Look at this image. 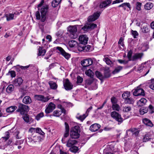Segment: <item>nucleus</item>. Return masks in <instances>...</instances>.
Returning <instances> with one entry per match:
<instances>
[{
  "mask_svg": "<svg viewBox=\"0 0 154 154\" xmlns=\"http://www.w3.org/2000/svg\"><path fill=\"white\" fill-rule=\"evenodd\" d=\"M41 138V137L39 136H33L32 139V142L35 143L36 142L40 141Z\"/></svg>",
  "mask_w": 154,
  "mask_h": 154,
  "instance_id": "40",
  "label": "nucleus"
},
{
  "mask_svg": "<svg viewBox=\"0 0 154 154\" xmlns=\"http://www.w3.org/2000/svg\"><path fill=\"white\" fill-rule=\"evenodd\" d=\"M5 136L4 137H2V138L5 139V141L7 140L10 137V133L8 131H7L5 133Z\"/></svg>",
  "mask_w": 154,
  "mask_h": 154,
  "instance_id": "55",
  "label": "nucleus"
},
{
  "mask_svg": "<svg viewBox=\"0 0 154 154\" xmlns=\"http://www.w3.org/2000/svg\"><path fill=\"white\" fill-rule=\"evenodd\" d=\"M142 5V3L140 2H137L136 3V9L138 11H140L141 10V6Z\"/></svg>",
  "mask_w": 154,
  "mask_h": 154,
  "instance_id": "59",
  "label": "nucleus"
},
{
  "mask_svg": "<svg viewBox=\"0 0 154 154\" xmlns=\"http://www.w3.org/2000/svg\"><path fill=\"white\" fill-rule=\"evenodd\" d=\"M79 127L78 126H75L72 128L70 132V136L71 138L77 139L80 136Z\"/></svg>",
  "mask_w": 154,
  "mask_h": 154,
  "instance_id": "2",
  "label": "nucleus"
},
{
  "mask_svg": "<svg viewBox=\"0 0 154 154\" xmlns=\"http://www.w3.org/2000/svg\"><path fill=\"white\" fill-rule=\"evenodd\" d=\"M103 60L108 65H110L112 63L111 61L108 57H106L104 58Z\"/></svg>",
  "mask_w": 154,
  "mask_h": 154,
  "instance_id": "60",
  "label": "nucleus"
},
{
  "mask_svg": "<svg viewBox=\"0 0 154 154\" xmlns=\"http://www.w3.org/2000/svg\"><path fill=\"white\" fill-rule=\"evenodd\" d=\"M14 89V87L13 85H9L6 88V91L8 93H11Z\"/></svg>",
  "mask_w": 154,
  "mask_h": 154,
  "instance_id": "33",
  "label": "nucleus"
},
{
  "mask_svg": "<svg viewBox=\"0 0 154 154\" xmlns=\"http://www.w3.org/2000/svg\"><path fill=\"white\" fill-rule=\"evenodd\" d=\"M61 115V112L58 110H56L54 111L52 115L55 117H59Z\"/></svg>",
  "mask_w": 154,
  "mask_h": 154,
  "instance_id": "49",
  "label": "nucleus"
},
{
  "mask_svg": "<svg viewBox=\"0 0 154 154\" xmlns=\"http://www.w3.org/2000/svg\"><path fill=\"white\" fill-rule=\"evenodd\" d=\"M44 116V114L43 112H40L35 117V119L37 121L39 120L40 119Z\"/></svg>",
  "mask_w": 154,
  "mask_h": 154,
  "instance_id": "50",
  "label": "nucleus"
},
{
  "mask_svg": "<svg viewBox=\"0 0 154 154\" xmlns=\"http://www.w3.org/2000/svg\"><path fill=\"white\" fill-rule=\"evenodd\" d=\"M85 73L87 75L90 77L91 78L93 77V75L92 74L91 71L90 69L85 71Z\"/></svg>",
  "mask_w": 154,
  "mask_h": 154,
  "instance_id": "56",
  "label": "nucleus"
},
{
  "mask_svg": "<svg viewBox=\"0 0 154 154\" xmlns=\"http://www.w3.org/2000/svg\"><path fill=\"white\" fill-rule=\"evenodd\" d=\"M110 76V74L109 69H107L104 70V75H103V79L105 78H109Z\"/></svg>",
  "mask_w": 154,
  "mask_h": 154,
  "instance_id": "41",
  "label": "nucleus"
},
{
  "mask_svg": "<svg viewBox=\"0 0 154 154\" xmlns=\"http://www.w3.org/2000/svg\"><path fill=\"white\" fill-rule=\"evenodd\" d=\"M130 94L129 92L126 91L122 94V96L124 100H125L128 97H130Z\"/></svg>",
  "mask_w": 154,
  "mask_h": 154,
  "instance_id": "46",
  "label": "nucleus"
},
{
  "mask_svg": "<svg viewBox=\"0 0 154 154\" xmlns=\"http://www.w3.org/2000/svg\"><path fill=\"white\" fill-rule=\"evenodd\" d=\"M152 136V135L149 134L148 133L145 134L143 136V142H146L149 140L150 141L151 139Z\"/></svg>",
  "mask_w": 154,
  "mask_h": 154,
  "instance_id": "24",
  "label": "nucleus"
},
{
  "mask_svg": "<svg viewBox=\"0 0 154 154\" xmlns=\"http://www.w3.org/2000/svg\"><path fill=\"white\" fill-rule=\"evenodd\" d=\"M86 44H84L83 43L82 44L79 43L77 45L78 50L80 51H85V49L86 48H88V47H86Z\"/></svg>",
  "mask_w": 154,
  "mask_h": 154,
  "instance_id": "22",
  "label": "nucleus"
},
{
  "mask_svg": "<svg viewBox=\"0 0 154 154\" xmlns=\"http://www.w3.org/2000/svg\"><path fill=\"white\" fill-rule=\"evenodd\" d=\"M101 13L100 12L98 11L94 12L93 15L88 17V21L90 22L95 21L99 17Z\"/></svg>",
  "mask_w": 154,
  "mask_h": 154,
  "instance_id": "6",
  "label": "nucleus"
},
{
  "mask_svg": "<svg viewBox=\"0 0 154 154\" xmlns=\"http://www.w3.org/2000/svg\"><path fill=\"white\" fill-rule=\"evenodd\" d=\"M133 51L132 50L129 51L128 53L127 57L128 59V61H131L132 60V57Z\"/></svg>",
  "mask_w": 154,
  "mask_h": 154,
  "instance_id": "52",
  "label": "nucleus"
},
{
  "mask_svg": "<svg viewBox=\"0 0 154 154\" xmlns=\"http://www.w3.org/2000/svg\"><path fill=\"white\" fill-rule=\"evenodd\" d=\"M32 100L31 98L29 96H26L23 100V102L25 104H27L31 103Z\"/></svg>",
  "mask_w": 154,
  "mask_h": 154,
  "instance_id": "28",
  "label": "nucleus"
},
{
  "mask_svg": "<svg viewBox=\"0 0 154 154\" xmlns=\"http://www.w3.org/2000/svg\"><path fill=\"white\" fill-rule=\"evenodd\" d=\"M118 61L120 63L122 64L123 63L124 64H127L128 62V60H118Z\"/></svg>",
  "mask_w": 154,
  "mask_h": 154,
  "instance_id": "64",
  "label": "nucleus"
},
{
  "mask_svg": "<svg viewBox=\"0 0 154 154\" xmlns=\"http://www.w3.org/2000/svg\"><path fill=\"white\" fill-rule=\"evenodd\" d=\"M10 74L12 77H14L16 76V72L14 71H9L7 74Z\"/></svg>",
  "mask_w": 154,
  "mask_h": 154,
  "instance_id": "62",
  "label": "nucleus"
},
{
  "mask_svg": "<svg viewBox=\"0 0 154 154\" xmlns=\"http://www.w3.org/2000/svg\"><path fill=\"white\" fill-rule=\"evenodd\" d=\"M149 111L150 114H152L154 112V108L151 105H150L148 107Z\"/></svg>",
  "mask_w": 154,
  "mask_h": 154,
  "instance_id": "58",
  "label": "nucleus"
},
{
  "mask_svg": "<svg viewBox=\"0 0 154 154\" xmlns=\"http://www.w3.org/2000/svg\"><path fill=\"white\" fill-rule=\"evenodd\" d=\"M131 131L132 133V135L135 137H137L138 136L140 130L139 129L135 128L130 129L127 131Z\"/></svg>",
  "mask_w": 154,
  "mask_h": 154,
  "instance_id": "19",
  "label": "nucleus"
},
{
  "mask_svg": "<svg viewBox=\"0 0 154 154\" xmlns=\"http://www.w3.org/2000/svg\"><path fill=\"white\" fill-rule=\"evenodd\" d=\"M131 33L133 36L134 38H137V37H138L139 35V34L137 31L131 30Z\"/></svg>",
  "mask_w": 154,
  "mask_h": 154,
  "instance_id": "47",
  "label": "nucleus"
},
{
  "mask_svg": "<svg viewBox=\"0 0 154 154\" xmlns=\"http://www.w3.org/2000/svg\"><path fill=\"white\" fill-rule=\"evenodd\" d=\"M22 118L24 121L27 123H30L33 122V120L31 118L29 117V116L27 114H23Z\"/></svg>",
  "mask_w": 154,
  "mask_h": 154,
  "instance_id": "23",
  "label": "nucleus"
},
{
  "mask_svg": "<svg viewBox=\"0 0 154 154\" xmlns=\"http://www.w3.org/2000/svg\"><path fill=\"white\" fill-rule=\"evenodd\" d=\"M131 110V108L130 106H123V111L125 112H128Z\"/></svg>",
  "mask_w": 154,
  "mask_h": 154,
  "instance_id": "45",
  "label": "nucleus"
},
{
  "mask_svg": "<svg viewBox=\"0 0 154 154\" xmlns=\"http://www.w3.org/2000/svg\"><path fill=\"white\" fill-rule=\"evenodd\" d=\"M143 55L144 54L143 53H135L132 56V61H136L138 60H140Z\"/></svg>",
  "mask_w": 154,
  "mask_h": 154,
  "instance_id": "14",
  "label": "nucleus"
},
{
  "mask_svg": "<svg viewBox=\"0 0 154 154\" xmlns=\"http://www.w3.org/2000/svg\"><path fill=\"white\" fill-rule=\"evenodd\" d=\"M88 116V114H84L82 115H79V114H78L76 116V118L80 120L81 121H83Z\"/></svg>",
  "mask_w": 154,
  "mask_h": 154,
  "instance_id": "42",
  "label": "nucleus"
},
{
  "mask_svg": "<svg viewBox=\"0 0 154 154\" xmlns=\"http://www.w3.org/2000/svg\"><path fill=\"white\" fill-rule=\"evenodd\" d=\"M19 14H20L18 12H14L12 14H7L6 15L7 20L8 21L13 20L14 17H16V15H19Z\"/></svg>",
  "mask_w": 154,
  "mask_h": 154,
  "instance_id": "16",
  "label": "nucleus"
},
{
  "mask_svg": "<svg viewBox=\"0 0 154 154\" xmlns=\"http://www.w3.org/2000/svg\"><path fill=\"white\" fill-rule=\"evenodd\" d=\"M88 40V37L86 35H82L79 36V42L83 44H87Z\"/></svg>",
  "mask_w": 154,
  "mask_h": 154,
  "instance_id": "12",
  "label": "nucleus"
},
{
  "mask_svg": "<svg viewBox=\"0 0 154 154\" xmlns=\"http://www.w3.org/2000/svg\"><path fill=\"white\" fill-rule=\"evenodd\" d=\"M93 82V79H86L85 81V87L87 88Z\"/></svg>",
  "mask_w": 154,
  "mask_h": 154,
  "instance_id": "38",
  "label": "nucleus"
},
{
  "mask_svg": "<svg viewBox=\"0 0 154 154\" xmlns=\"http://www.w3.org/2000/svg\"><path fill=\"white\" fill-rule=\"evenodd\" d=\"M148 110V108L146 107L141 108L140 110V113L141 115H143L144 113L147 112Z\"/></svg>",
  "mask_w": 154,
  "mask_h": 154,
  "instance_id": "43",
  "label": "nucleus"
},
{
  "mask_svg": "<svg viewBox=\"0 0 154 154\" xmlns=\"http://www.w3.org/2000/svg\"><path fill=\"white\" fill-rule=\"evenodd\" d=\"M48 84L50 85L51 88L54 90L56 89L57 87V85L56 83L52 81L48 82Z\"/></svg>",
  "mask_w": 154,
  "mask_h": 154,
  "instance_id": "32",
  "label": "nucleus"
},
{
  "mask_svg": "<svg viewBox=\"0 0 154 154\" xmlns=\"http://www.w3.org/2000/svg\"><path fill=\"white\" fill-rule=\"evenodd\" d=\"M100 127V125L99 124L95 123L91 125L90 127V130L92 132H95L97 131Z\"/></svg>",
  "mask_w": 154,
  "mask_h": 154,
  "instance_id": "18",
  "label": "nucleus"
},
{
  "mask_svg": "<svg viewBox=\"0 0 154 154\" xmlns=\"http://www.w3.org/2000/svg\"><path fill=\"white\" fill-rule=\"evenodd\" d=\"M48 10V5H46L42 6L40 10V12L41 14V16L39 11H37L36 12L35 16L36 19L37 20L40 19L41 22H44L46 20L47 13Z\"/></svg>",
  "mask_w": 154,
  "mask_h": 154,
  "instance_id": "1",
  "label": "nucleus"
},
{
  "mask_svg": "<svg viewBox=\"0 0 154 154\" xmlns=\"http://www.w3.org/2000/svg\"><path fill=\"white\" fill-rule=\"evenodd\" d=\"M149 87L153 90H154V79L151 80V82L149 85Z\"/></svg>",
  "mask_w": 154,
  "mask_h": 154,
  "instance_id": "57",
  "label": "nucleus"
},
{
  "mask_svg": "<svg viewBox=\"0 0 154 154\" xmlns=\"http://www.w3.org/2000/svg\"><path fill=\"white\" fill-rule=\"evenodd\" d=\"M23 80L21 77H18L15 79L13 82V84L16 87L20 86L22 84Z\"/></svg>",
  "mask_w": 154,
  "mask_h": 154,
  "instance_id": "15",
  "label": "nucleus"
},
{
  "mask_svg": "<svg viewBox=\"0 0 154 154\" xmlns=\"http://www.w3.org/2000/svg\"><path fill=\"white\" fill-rule=\"evenodd\" d=\"M68 31L70 33V36L72 38L75 39L77 38V28L75 26H69L68 28Z\"/></svg>",
  "mask_w": 154,
  "mask_h": 154,
  "instance_id": "3",
  "label": "nucleus"
},
{
  "mask_svg": "<svg viewBox=\"0 0 154 154\" xmlns=\"http://www.w3.org/2000/svg\"><path fill=\"white\" fill-rule=\"evenodd\" d=\"M78 150V148L75 146H73L70 149V150L71 152L74 153L76 152Z\"/></svg>",
  "mask_w": 154,
  "mask_h": 154,
  "instance_id": "53",
  "label": "nucleus"
},
{
  "mask_svg": "<svg viewBox=\"0 0 154 154\" xmlns=\"http://www.w3.org/2000/svg\"><path fill=\"white\" fill-rule=\"evenodd\" d=\"M35 131L37 133H38L42 135H44L45 134V133L42 131L41 129L39 128H35Z\"/></svg>",
  "mask_w": 154,
  "mask_h": 154,
  "instance_id": "54",
  "label": "nucleus"
},
{
  "mask_svg": "<svg viewBox=\"0 0 154 154\" xmlns=\"http://www.w3.org/2000/svg\"><path fill=\"white\" fill-rule=\"evenodd\" d=\"M83 78L81 77L80 76H78L77 77V83H82L83 81Z\"/></svg>",
  "mask_w": 154,
  "mask_h": 154,
  "instance_id": "63",
  "label": "nucleus"
},
{
  "mask_svg": "<svg viewBox=\"0 0 154 154\" xmlns=\"http://www.w3.org/2000/svg\"><path fill=\"white\" fill-rule=\"evenodd\" d=\"M111 100L112 103V105L116 104L117 99L115 97H112L111 99Z\"/></svg>",
  "mask_w": 154,
  "mask_h": 154,
  "instance_id": "61",
  "label": "nucleus"
},
{
  "mask_svg": "<svg viewBox=\"0 0 154 154\" xmlns=\"http://www.w3.org/2000/svg\"><path fill=\"white\" fill-rule=\"evenodd\" d=\"M143 123L147 126L152 127L153 126V124L151 121L149 119L145 118L143 119Z\"/></svg>",
  "mask_w": 154,
  "mask_h": 154,
  "instance_id": "27",
  "label": "nucleus"
},
{
  "mask_svg": "<svg viewBox=\"0 0 154 154\" xmlns=\"http://www.w3.org/2000/svg\"><path fill=\"white\" fill-rule=\"evenodd\" d=\"M38 56H44L46 52V51L45 49H44L43 47H39L38 49Z\"/></svg>",
  "mask_w": 154,
  "mask_h": 154,
  "instance_id": "30",
  "label": "nucleus"
},
{
  "mask_svg": "<svg viewBox=\"0 0 154 154\" xmlns=\"http://www.w3.org/2000/svg\"><path fill=\"white\" fill-rule=\"evenodd\" d=\"M134 100L133 98L131 97H128L125 100H124V102L127 104H133L134 103Z\"/></svg>",
  "mask_w": 154,
  "mask_h": 154,
  "instance_id": "31",
  "label": "nucleus"
},
{
  "mask_svg": "<svg viewBox=\"0 0 154 154\" xmlns=\"http://www.w3.org/2000/svg\"><path fill=\"white\" fill-rule=\"evenodd\" d=\"M125 6H127L128 8H131V6L130 4L129 3H124L120 5L119 7H122L124 8L125 10Z\"/></svg>",
  "mask_w": 154,
  "mask_h": 154,
  "instance_id": "51",
  "label": "nucleus"
},
{
  "mask_svg": "<svg viewBox=\"0 0 154 154\" xmlns=\"http://www.w3.org/2000/svg\"><path fill=\"white\" fill-rule=\"evenodd\" d=\"M133 94L135 96H138L141 95L144 96L145 95V91L144 90L140 87H137L136 89L134 90Z\"/></svg>",
  "mask_w": 154,
  "mask_h": 154,
  "instance_id": "8",
  "label": "nucleus"
},
{
  "mask_svg": "<svg viewBox=\"0 0 154 154\" xmlns=\"http://www.w3.org/2000/svg\"><path fill=\"white\" fill-rule=\"evenodd\" d=\"M29 67L32 72H36L38 73V68L37 66L35 65L30 64Z\"/></svg>",
  "mask_w": 154,
  "mask_h": 154,
  "instance_id": "37",
  "label": "nucleus"
},
{
  "mask_svg": "<svg viewBox=\"0 0 154 154\" xmlns=\"http://www.w3.org/2000/svg\"><path fill=\"white\" fill-rule=\"evenodd\" d=\"M95 75L101 81V82H103V77L102 73L99 71H96L95 72Z\"/></svg>",
  "mask_w": 154,
  "mask_h": 154,
  "instance_id": "35",
  "label": "nucleus"
},
{
  "mask_svg": "<svg viewBox=\"0 0 154 154\" xmlns=\"http://www.w3.org/2000/svg\"><path fill=\"white\" fill-rule=\"evenodd\" d=\"M147 102L146 100L144 98H142L138 101L137 104L138 106L141 107L145 104Z\"/></svg>",
  "mask_w": 154,
  "mask_h": 154,
  "instance_id": "25",
  "label": "nucleus"
},
{
  "mask_svg": "<svg viewBox=\"0 0 154 154\" xmlns=\"http://www.w3.org/2000/svg\"><path fill=\"white\" fill-rule=\"evenodd\" d=\"M111 1L106 0L101 2L100 5V8H102L108 6L111 3Z\"/></svg>",
  "mask_w": 154,
  "mask_h": 154,
  "instance_id": "21",
  "label": "nucleus"
},
{
  "mask_svg": "<svg viewBox=\"0 0 154 154\" xmlns=\"http://www.w3.org/2000/svg\"><path fill=\"white\" fill-rule=\"evenodd\" d=\"M112 108L113 110L117 111H119L120 109L119 105L117 104L112 105Z\"/></svg>",
  "mask_w": 154,
  "mask_h": 154,
  "instance_id": "48",
  "label": "nucleus"
},
{
  "mask_svg": "<svg viewBox=\"0 0 154 154\" xmlns=\"http://www.w3.org/2000/svg\"><path fill=\"white\" fill-rule=\"evenodd\" d=\"M55 105L52 102L50 103L46 108L45 112L46 114H49L52 112L55 108Z\"/></svg>",
  "mask_w": 154,
  "mask_h": 154,
  "instance_id": "10",
  "label": "nucleus"
},
{
  "mask_svg": "<svg viewBox=\"0 0 154 154\" xmlns=\"http://www.w3.org/2000/svg\"><path fill=\"white\" fill-rule=\"evenodd\" d=\"M17 108L16 106H10L6 109V111L8 113H12Z\"/></svg>",
  "mask_w": 154,
  "mask_h": 154,
  "instance_id": "29",
  "label": "nucleus"
},
{
  "mask_svg": "<svg viewBox=\"0 0 154 154\" xmlns=\"http://www.w3.org/2000/svg\"><path fill=\"white\" fill-rule=\"evenodd\" d=\"M63 84L64 88L66 91H69L72 89L73 85L68 79H66Z\"/></svg>",
  "mask_w": 154,
  "mask_h": 154,
  "instance_id": "9",
  "label": "nucleus"
},
{
  "mask_svg": "<svg viewBox=\"0 0 154 154\" xmlns=\"http://www.w3.org/2000/svg\"><path fill=\"white\" fill-rule=\"evenodd\" d=\"M69 45L71 48H75L77 46L78 44L76 41L72 40L69 42Z\"/></svg>",
  "mask_w": 154,
  "mask_h": 154,
  "instance_id": "34",
  "label": "nucleus"
},
{
  "mask_svg": "<svg viewBox=\"0 0 154 154\" xmlns=\"http://www.w3.org/2000/svg\"><path fill=\"white\" fill-rule=\"evenodd\" d=\"M150 27L146 24L142 25L141 27V32L143 33H148L150 31Z\"/></svg>",
  "mask_w": 154,
  "mask_h": 154,
  "instance_id": "17",
  "label": "nucleus"
},
{
  "mask_svg": "<svg viewBox=\"0 0 154 154\" xmlns=\"http://www.w3.org/2000/svg\"><path fill=\"white\" fill-rule=\"evenodd\" d=\"M73 138H72L71 137V138L69 139L68 140L66 145L67 147H71L72 146L75 144L77 143V141L75 140H73Z\"/></svg>",
  "mask_w": 154,
  "mask_h": 154,
  "instance_id": "20",
  "label": "nucleus"
},
{
  "mask_svg": "<svg viewBox=\"0 0 154 154\" xmlns=\"http://www.w3.org/2000/svg\"><path fill=\"white\" fill-rule=\"evenodd\" d=\"M56 49L59 50L61 54L66 59H68L70 58V55L66 53L61 47H56Z\"/></svg>",
  "mask_w": 154,
  "mask_h": 154,
  "instance_id": "13",
  "label": "nucleus"
},
{
  "mask_svg": "<svg viewBox=\"0 0 154 154\" xmlns=\"http://www.w3.org/2000/svg\"><path fill=\"white\" fill-rule=\"evenodd\" d=\"M153 7V4L151 2H147L144 5L145 9L146 10H149Z\"/></svg>",
  "mask_w": 154,
  "mask_h": 154,
  "instance_id": "36",
  "label": "nucleus"
},
{
  "mask_svg": "<svg viewBox=\"0 0 154 154\" xmlns=\"http://www.w3.org/2000/svg\"><path fill=\"white\" fill-rule=\"evenodd\" d=\"M111 116L112 118L118 122L119 123H121L123 121V119L121 117V115L115 111L111 112Z\"/></svg>",
  "mask_w": 154,
  "mask_h": 154,
  "instance_id": "4",
  "label": "nucleus"
},
{
  "mask_svg": "<svg viewBox=\"0 0 154 154\" xmlns=\"http://www.w3.org/2000/svg\"><path fill=\"white\" fill-rule=\"evenodd\" d=\"M123 69V67L121 66H118L116 67L114 70L113 71L112 73L115 74L119 72Z\"/></svg>",
  "mask_w": 154,
  "mask_h": 154,
  "instance_id": "44",
  "label": "nucleus"
},
{
  "mask_svg": "<svg viewBox=\"0 0 154 154\" xmlns=\"http://www.w3.org/2000/svg\"><path fill=\"white\" fill-rule=\"evenodd\" d=\"M61 0H54L51 3L52 6L54 8L57 7L60 3Z\"/></svg>",
  "mask_w": 154,
  "mask_h": 154,
  "instance_id": "39",
  "label": "nucleus"
},
{
  "mask_svg": "<svg viewBox=\"0 0 154 154\" xmlns=\"http://www.w3.org/2000/svg\"><path fill=\"white\" fill-rule=\"evenodd\" d=\"M93 61L91 59H88L83 60L81 62V64L83 66V69H85L93 63Z\"/></svg>",
  "mask_w": 154,
  "mask_h": 154,
  "instance_id": "7",
  "label": "nucleus"
},
{
  "mask_svg": "<svg viewBox=\"0 0 154 154\" xmlns=\"http://www.w3.org/2000/svg\"><path fill=\"white\" fill-rule=\"evenodd\" d=\"M29 110V107L28 106L20 103L18 106V108L16 111L20 112L21 114H24L26 112H27Z\"/></svg>",
  "mask_w": 154,
  "mask_h": 154,
  "instance_id": "5",
  "label": "nucleus"
},
{
  "mask_svg": "<svg viewBox=\"0 0 154 154\" xmlns=\"http://www.w3.org/2000/svg\"><path fill=\"white\" fill-rule=\"evenodd\" d=\"M97 25L95 23H90L85 25L82 28V29L85 31H88L89 30L92 29L96 27Z\"/></svg>",
  "mask_w": 154,
  "mask_h": 154,
  "instance_id": "11",
  "label": "nucleus"
},
{
  "mask_svg": "<svg viewBox=\"0 0 154 154\" xmlns=\"http://www.w3.org/2000/svg\"><path fill=\"white\" fill-rule=\"evenodd\" d=\"M65 131L64 135V137H66L68 136L69 132V126L68 124L66 122H65Z\"/></svg>",
  "mask_w": 154,
  "mask_h": 154,
  "instance_id": "26",
  "label": "nucleus"
}]
</instances>
